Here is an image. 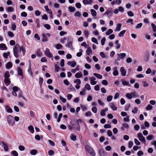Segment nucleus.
Listing matches in <instances>:
<instances>
[{"label": "nucleus", "instance_id": "obj_1", "mask_svg": "<svg viewBox=\"0 0 156 156\" xmlns=\"http://www.w3.org/2000/svg\"><path fill=\"white\" fill-rule=\"evenodd\" d=\"M70 125H69L68 128L69 130H72L75 129L77 131H79L80 130V125L76 122L75 119H73L70 122Z\"/></svg>", "mask_w": 156, "mask_h": 156}, {"label": "nucleus", "instance_id": "obj_2", "mask_svg": "<svg viewBox=\"0 0 156 156\" xmlns=\"http://www.w3.org/2000/svg\"><path fill=\"white\" fill-rule=\"evenodd\" d=\"M23 46H20L19 44H16L13 48V54L15 57L18 58L19 57L18 53H20L21 51V48H23Z\"/></svg>", "mask_w": 156, "mask_h": 156}, {"label": "nucleus", "instance_id": "obj_3", "mask_svg": "<svg viewBox=\"0 0 156 156\" xmlns=\"http://www.w3.org/2000/svg\"><path fill=\"white\" fill-rule=\"evenodd\" d=\"M85 149L88 153L91 156H95L96 155V152L94 149L88 145L85 146Z\"/></svg>", "mask_w": 156, "mask_h": 156}, {"label": "nucleus", "instance_id": "obj_4", "mask_svg": "<svg viewBox=\"0 0 156 156\" xmlns=\"http://www.w3.org/2000/svg\"><path fill=\"white\" fill-rule=\"evenodd\" d=\"M7 121L9 126H12L15 123V121L13 116L11 115H9L7 116Z\"/></svg>", "mask_w": 156, "mask_h": 156}, {"label": "nucleus", "instance_id": "obj_5", "mask_svg": "<svg viewBox=\"0 0 156 156\" xmlns=\"http://www.w3.org/2000/svg\"><path fill=\"white\" fill-rule=\"evenodd\" d=\"M73 41L71 40V38L70 39L68 38L67 40V43L66 44V46L67 48H69L71 49H73L72 46Z\"/></svg>", "mask_w": 156, "mask_h": 156}, {"label": "nucleus", "instance_id": "obj_6", "mask_svg": "<svg viewBox=\"0 0 156 156\" xmlns=\"http://www.w3.org/2000/svg\"><path fill=\"white\" fill-rule=\"evenodd\" d=\"M44 53L47 57L49 58H51L53 57L52 54L50 52V50L48 48H46L45 50Z\"/></svg>", "mask_w": 156, "mask_h": 156}, {"label": "nucleus", "instance_id": "obj_7", "mask_svg": "<svg viewBox=\"0 0 156 156\" xmlns=\"http://www.w3.org/2000/svg\"><path fill=\"white\" fill-rule=\"evenodd\" d=\"M139 140L142 143H145L146 142L145 138L141 133H139L137 134Z\"/></svg>", "mask_w": 156, "mask_h": 156}, {"label": "nucleus", "instance_id": "obj_8", "mask_svg": "<svg viewBox=\"0 0 156 156\" xmlns=\"http://www.w3.org/2000/svg\"><path fill=\"white\" fill-rule=\"evenodd\" d=\"M98 153L100 156H107L108 153L105 151L103 149H100L98 151Z\"/></svg>", "mask_w": 156, "mask_h": 156}, {"label": "nucleus", "instance_id": "obj_9", "mask_svg": "<svg viewBox=\"0 0 156 156\" xmlns=\"http://www.w3.org/2000/svg\"><path fill=\"white\" fill-rule=\"evenodd\" d=\"M112 12L111 8L108 9L104 13V15H108L109 18L112 16Z\"/></svg>", "mask_w": 156, "mask_h": 156}, {"label": "nucleus", "instance_id": "obj_10", "mask_svg": "<svg viewBox=\"0 0 156 156\" xmlns=\"http://www.w3.org/2000/svg\"><path fill=\"white\" fill-rule=\"evenodd\" d=\"M89 80H90V83L92 85H95L97 82L95 81L96 78L94 77H90L89 78Z\"/></svg>", "mask_w": 156, "mask_h": 156}, {"label": "nucleus", "instance_id": "obj_11", "mask_svg": "<svg viewBox=\"0 0 156 156\" xmlns=\"http://www.w3.org/2000/svg\"><path fill=\"white\" fill-rule=\"evenodd\" d=\"M17 71L18 75L20 76L23 77V76L22 69L20 67L17 68Z\"/></svg>", "mask_w": 156, "mask_h": 156}, {"label": "nucleus", "instance_id": "obj_12", "mask_svg": "<svg viewBox=\"0 0 156 156\" xmlns=\"http://www.w3.org/2000/svg\"><path fill=\"white\" fill-rule=\"evenodd\" d=\"M5 110L8 113H12V108L9 105H6L4 107Z\"/></svg>", "mask_w": 156, "mask_h": 156}, {"label": "nucleus", "instance_id": "obj_13", "mask_svg": "<svg viewBox=\"0 0 156 156\" xmlns=\"http://www.w3.org/2000/svg\"><path fill=\"white\" fill-rule=\"evenodd\" d=\"M2 144L4 148V151H9V148L7 145L4 142L2 141L1 144Z\"/></svg>", "mask_w": 156, "mask_h": 156}, {"label": "nucleus", "instance_id": "obj_14", "mask_svg": "<svg viewBox=\"0 0 156 156\" xmlns=\"http://www.w3.org/2000/svg\"><path fill=\"white\" fill-rule=\"evenodd\" d=\"M67 64L68 65L71 66V67H74L76 66V63L75 62L73 61L68 62Z\"/></svg>", "mask_w": 156, "mask_h": 156}, {"label": "nucleus", "instance_id": "obj_15", "mask_svg": "<svg viewBox=\"0 0 156 156\" xmlns=\"http://www.w3.org/2000/svg\"><path fill=\"white\" fill-rule=\"evenodd\" d=\"M120 70L122 76H125L126 75V71L123 67H122L120 68Z\"/></svg>", "mask_w": 156, "mask_h": 156}, {"label": "nucleus", "instance_id": "obj_16", "mask_svg": "<svg viewBox=\"0 0 156 156\" xmlns=\"http://www.w3.org/2000/svg\"><path fill=\"white\" fill-rule=\"evenodd\" d=\"M42 39L41 41L43 42H46L48 41V39L47 37H46L45 35L44 34H43L41 35Z\"/></svg>", "mask_w": 156, "mask_h": 156}, {"label": "nucleus", "instance_id": "obj_17", "mask_svg": "<svg viewBox=\"0 0 156 156\" xmlns=\"http://www.w3.org/2000/svg\"><path fill=\"white\" fill-rule=\"evenodd\" d=\"M122 25L121 23H118L116 25V27L115 30L116 31H119L120 30Z\"/></svg>", "mask_w": 156, "mask_h": 156}, {"label": "nucleus", "instance_id": "obj_18", "mask_svg": "<svg viewBox=\"0 0 156 156\" xmlns=\"http://www.w3.org/2000/svg\"><path fill=\"white\" fill-rule=\"evenodd\" d=\"M109 105L110 108L113 110L116 111L117 110V107L113 103H110Z\"/></svg>", "mask_w": 156, "mask_h": 156}, {"label": "nucleus", "instance_id": "obj_19", "mask_svg": "<svg viewBox=\"0 0 156 156\" xmlns=\"http://www.w3.org/2000/svg\"><path fill=\"white\" fill-rule=\"evenodd\" d=\"M27 72L29 74V75H30L31 76H33V73L32 72L31 67V65L30 64L29 65L28 68L27 69Z\"/></svg>", "mask_w": 156, "mask_h": 156}, {"label": "nucleus", "instance_id": "obj_20", "mask_svg": "<svg viewBox=\"0 0 156 156\" xmlns=\"http://www.w3.org/2000/svg\"><path fill=\"white\" fill-rule=\"evenodd\" d=\"M7 47L6 45L3 43H2L0 44V49L1 50H6Z\"/></svg>", "mask_w": 156, "mask_h": 156}, {"label": "nucleus", "instance_id": "obj_21", "mask_svg": "<svg viewBox=\"0 0 156 156\" xmlns=\"http://www.w3.org/2000/svg\"><path fill=\"white\" fill-rule=\"evenodd\" d=\"M4 82L5 85L7 86L10 85L11 83V81L9 79L4 78Z\"/></svg>", "mask_w": 156, "mask_h": 156}, {"label": "nucleus", "instance_id": "obj_22", "mask_svg": "<svg viewBox=\"0 0 156 156\" xmlns=\"http://www.w3.org/2000/svg\"><path fill=\"white\" fill-rule=\"evenodd\" d=\"M92 2V0H83V2L85 5L91 4Z\"/></svg>", "mask_w": 156, "mask_h": 156}, {"label": "nucleus", "instance_id": "obj_23", "mask_svg": "<svg viewBox=\"0 0 156 156\" xmlns=\"http://www.w3.org/2000/svg\"><path fill=\"white\" fill-rule=\"evenodd\" d=\"M117 68L116 67H115L114 68V71L113 72V74L114 76H117L119 74V72L118 70H117Z\"/></svg>", "mask_w": 156, "mask_h": 156}, {"label": "nucleus", "instance_id": "obj_24", "mask_svg": "<svg viewBox=\"0 0 156 156\" xmlns=\"http://www.w3.org/2000/svg\"><path fill=\"white\" fill-rule=\"evenodd\" d=\"M12 66V64L11 62H8L6 65V67L7 69L11 68Z\"/></svg>", "mask_w": 156, "mask_h": 156}, {"label": "nucleus", "instance_id": "obj_25", "mask_svg": "<svg viewBox=\"0 0 156 156\" xmlns=\"http://www.w3.org/2000/svg\"><path fill=\"white\" fill-rule=\"evenodd\" d=\"M82 74L81 72H78L75 74V76L76 78H80L82 76Z\"/></svg>", "mask_w": 156, "mask_h": 156}, {"label": "nucleus", "instance_id": "obj_26", "mask_svg": "<svg viewBox=\"0 0 156 156\" xmlns=\"http://www.w3.org/2000/svg\"><path fill=\"white\" fill-rule=\"evenodd\" d=\"M4 78L9 79V77L10 76L9 73L8 71H6L3 74Z\"/></svg>", "mask_w": 156, "mask_h": 156}, {"label": "nucleus", "instance_id": "obj_27", "mask_svg": "<svg viewBox=\"0 0 156 156\" xmlns=\"http://www.w3.org/2000/svg\"><path fill=\"white\" fill-rule=\"evenodd\" d=\"M16 28L15 23L14 22L12 23V26L11 29L12 31H14L16 30Z\"/></svg>", "mask_w": 156, "mask_h": 156}, {"label": "nucleus", "instance_id": "obj_28", "mask_svg": "<svg viewBox=\"0 0 156 156\" xmlns=\"http://www.w3.org/2000/svg\"><path fill=\"white\" fill-rule=\"evenodd\" d=\"M45 9L46 11L49 13L50 14H52V12L50 9H48V5H46L44 6Z\"/></svg>", "mask_w": 156, "mask_h": 156}, {"label": "nucleus", "instance_id": "obj_29", "mask_svg": "<svg viewBox=\"0 0 156 156\" xmlns=\"http://www.w3.org/2000/svg\"><path fill=\"white\" fill-rule=\"evenodd\" d=\"M28 129L31 133H33L34 132V128L32 126H30L28 127Z\"/></svg>", "mask_w": 156, "mask_h": 156}, {"label": "nucleus", "instance_id": "obj_30", "mask_svg": "<svg viewBox=\"0 0 156 156\" xmlns=\"http://www.w3.org/2000/svg\"><path fill=\"white\" fill-rule=\"evenodd\" d=\"M10 54V52L9 51H7L6 53H4L3 54V56L5 58H7L8 57V56Z\"/></svg>", "mask_w": 156, "mask_h": 156}, {"label": "nucleus", "instance_id": "obj_31", "mask_svg": "<svg viewBox=\"0 0 156 156\" xmlns=\"http://www.w3.org/2000/svg\"><path fill=\"white\" fill-rule=\"evenodd\" d=\"M70 138L73 141H75L76 140V136L73 135L72 133L71 134Z\"/></svg>", "mask_w": 156, "mask_h": 156}, {"label": "nucleus", "instance_id": "obj_32", "mask_svg": "<svg viewBox=\"0 0 156 156\" xmlns=\"http://www.w3.org/2000/svg\"><path fill=\"white\" fill-rule=\"evenodd\" d=\"M131 94H132L133 97V98H138L139 97V95L137 94L136 91H134L132 92H131Z\"/></svg>", "mask_w": 156, "mask_h": 156}, {"label": "nucleus", "instance_id": "obj_33", "mask_svg": "<svg viewBox=\"0 0 156 156\" xmlns=\"http://www.w3.org/2000/svg\"><path fill=\"white\" fill-rule=\"evenodd\" d=\"M118 56H120L121 59H123L126 56V54L125 53H121L120 54L118 53Z\"/></svg>", "mask_w": 156, "mask_h": 156}, {"label": "nucleus", "instance_id": "obj_34", "mask_svg": "<svg viewBox=\"0 0 156 156\" xmlns=\"http://www.w3.org/2000/svg\"><path fill=\"white\" fill-rule=\"evenodd\" d=\"M80 52L77 53L76 56L78 57H80L82 54V52L83 51V49H80L79 50Z\"/></svg>", "mask_w": 156, "mask_h": 156}, {"label": "nucleus", "instance_id": "obj_35", "mask_svg": "<svg viewBox=\"0 0 156 156\" xmlns=\"http://www.w3.org/2000/svg\"><path fill=\"white\" fill-rule=\"evenodd\" d=\"M126 32V30H123L121 31L119 34L118 36L119 37H123L124 36V34Z\"/></svg>", "mask_w": 156, "mask_h": 156}, {"label": "nucleus", "instance_id": "obj_36", "mask_svg": "<svg viewBox=\"0 0 156 156\" xmlns=\"http://www.w3.org/2000/svg\"><path fill=\"white\" fill-rule=\"evenodd\" d=\"M94 75L99 79H101L102 78V76L100 74L94 73Z\"/></svg>", "mask_w": 156, "mask_h": 156}, {"label": "nucleus", "instance_id": "obj_37", "mask_svg": "<svg viewBox=\"0 0 156 156\" xmlns=\"http://www.w3.org/2000/svg\"><path fill=\"white\" fill-rule=\"evenodd\" d=\"M90 12L92 16H96L97 15V12L94 9H91Z\"/></svg>", "mask_w": 156, "mask_h": 156}, {"label": "nucleus", "instance_id": "obj_38", "mask_svg": "<svg viewBox=\"0 0 156 156\" xmlns=\"http://www.w3.org/2000/svg\"><path fill=\"white\" fill-rule=\"evenodd\" d=\"M154 139V136L152 134L150 135L147 137V139L148 140H150Z\"/></svg>", "mask_w": 156, "mask_h": 156}, {"label": "nucleus", "instance_id": "obj_39", "mask_svg": "<svg viewBox=\"0 0 156 156\" xmlns=\"http://www.w3.org/2000/svg\"><path fill=\"white\" fill-rule=\"evenodd\" d=\"M55 46L57 49H61L63 47L62 45L59 44H57Z\"/></svg>", "mask_w": 156, "mask_h": 156}, {"label": "nucleus", "instance_id": "obj_40", "mask_svg": "<svg viewBox=\"0 0 156 156\" xmlns=\"http://www.w3.org/2000/svg\"><path fill=\"white\" fill-rule=\"evenodd\" d=\"M69 11L70 12H73L75 11V8L74 7L70 6L68 8Z\"/></svg>", "mask_w": 156, "mask_h": 156}, {"label": "nucleus", "instance_id": "obj_41", "mask_svg": "<svg viewBox=\"0 0 156 156\" xmlns=\"http://www.w3.org/2000/svg\"><path fill=\"white\" fill-rule=\"evenodd\" d=\"M7 11L8 12H13L14 11V8L12 7H9L7 9Z\"/></svg>", "mask_w": 156, "mask_h": 156}, {"label": "nucleus", "instance_id": "obj_42", "mask_svg": "<svg viewBox=\"0 0 156 156\" xmlns=\"http://www.w3.org/2000/svg\"><path fill=\"white\" fill-rule=\"evenodd\" d=\"M126 96L127 98L129 99H132L133 96L132 94L129 93H127L126 95Z\"/></svg>", "mask_w": 156, "mask_h": 156}, {"label": "nucleus", "instance_id": "obj_43", "mask_svg": "<svg viewBox=\"0 0 156 156\" xmlns=\"http://www.w3.org/2000/svg\"><path fill=\"white\" fill-rule=\"evenodd\" d=\"M74 83H76V84L80 85L81 83V81L79 79H77L74 80Z\"/></svg>", "mask_w": 156, "mask_h": 156}, {"label": "nucleus", "instance_id": "obj_44", "mask_svg": "<svg viewBox=\"0 0 156 156\" xmlns=\"http://www.w3.org/2000/svg\"><path fill=\"white\" fill-rule=\"evenodd\" d=\"M84 87L85 88L88 90H90L91 89L90 86L88 84H85Z\"/></svg>", "mask_w": 156, "mask_h": 156}, {"label": "nucleus", "instance_id": "obj_45", "mask_svg": "<svg viewBox=\"0 0 156 156\" xmlns=\"http://www.w3.org/2000/svg\"><path fill=\"white\" fill-rule=\"evenodd\" d=\"M59 98L60 100L63 103H65L66 102V99L62 97L61 95L59 96Z\"/></svg>", "mask_w": 156, "mask_h": 156}, {"label": "nucleus", "instance_id": "obj_46", "mask_svg": "<svg viewBox=\"0 0 156 156\" xmlns=\"http://www.w3.org/2000/svg\"><path fill=\"white\" fill-rule=\"evenodd\" d=\"M151 26L152 28L153 31L154 32H156V26L153 23H151Z\"/></svg>", "mask_w": 156, "mask_h": 156}, {"label": "nucleus", "instance_id": "obj_47", "mask_svg": "<svg viewBox=\"0 0 156 156\" xmlns=\"http://www.w3.org/2000/svg\"><path fill=\"white\" fill-rule=\"evenodd\" d=\"M143 85L144 87H147L149 86V84L145 81H143L142 82Z\"/></svg>", "mask_w": 156, "mask_h": 156}, {"label": "nucleus", "instance_id": "obj_48", "mask_svg": "<svg viewBox=\"0 0 156 156\" xmlns=\"http://www.w3.org/2000/svg\"><path fill=\"white\" fill-rule=\"evenodd\" d=\"M11 153L13 156H18V154L16 151H13L11 152Z\"/></svg>", "mask_w": 156, "mask_h": 156}, {"label": "nucleus", "instance_id": "obj_49", "mask_svg": "<svg viewBox=\"0 0 156 156\" xmlns=\"http://www.w3.org/2000/svg\"><path fill=\"white\" fill-rule=\"evenodd\" d=\"M8 35L9 37H13L14 36L13 33L10 31H9L8 32Z\"/></svg>", "mask_w": 156, "mask_h": 156}, {"label": "nucleus", "instance_id": "obj_50", "mask_svg": "<svg viewBox=\"0 0 156 156\" xmlns=\"http://www.w3.org/2000/svg\"><path fill=\"white\" fill-rule=\"evenodd\" d=\"M91 52H92V51L91 48L90 47L88 48L86 50L87 54L88 55H89L90 53Z\"/></svg>", "mask_w": 156, "mask_h": 156}, {"label": "nucleus", "instance_id": "obj_51", "mask_svg": "<svg viewBox=\"0 0 156 156\" xmlns=\"http://www.w3.org/2000/svg\"><path fill=\"white\" fill-rule=\"evenodd\" d=\"M37 153V151L35 149L31 151L30 152V154L32 155H35Z\"/></svg>", "mask_w": 156, "mask_h": 156}, {"label": "nucleus", "instance_id": "obj_52", "mask_svg": "<svg viewBox=\"0 0 156 156\" xmlns=\"http://www.w3.org/2000/svg\"><path fill=\"white\" fill-rule=\"evenodd\" d=\"M91 41L93 42L94 43L96 44H98V41L97 39L94 37H93L92 38Z\"/></svg>", "mask_w": 156, "mask_h": 156}, {"label": "nucleus", "instance_id": "obj_53", "mask_svg": "<svg viewBox=\"0 0 156 156\" xmlns=\"http://www.w3.org/2000/svg\"><path fill=\"white\" fill-rule=\"evenodd\" d=\"M113 98V97L112 95H109L108 96L107 98V100L108 102H110L111 101Z\"/></svg>", "mask_w": 156, "mask_h": 156}, {"label": "nucleus", "instance_id": "obj_54", "mask_svg": "<svg viewBox=\"0 0 156 156\" xmlns=\"http://www.w3.org/2000/svg\"><path fill=\"white\" fill-rule=\"evenodd\" d=\"M55 71L56 72H58V71L59 69H61L60 68L57 64L55 65Z\"/></svg>", "mask_w": 156, "mask_h": 156}, {"label": "nucleus", "instance_id": "obj_55", "mask_svg": "<svg viewBox=\"0 0 156 156\" xmlns=\"http://www.w3.org/2000/svg\"><path fill=\"white\" fill-rule=\"evenodd\" d=\"M142 26V24L141 23H138L135 27V28L138 29L141 28Z\"/></svg>", "mask_w": 156, "mask_h": 156}, {"label": "nucleus", "instance_id": "obj_56", "mask_svg": "<svg viewBox=\"0 0 156 156\" xmlns=\"http://www.w3.org/2000/svg\"><path fill=\"white\" fill-rule=\"evenodd\" d=\"M153 108V107L151 105L149 104L146 107V109L147 110H151Z\"/></svg>", "mask_w": 156, "mask_h": 156}, {"label": "nucleus", "instance_id": "obj_57", "mask_svg": "<svg viewBox=\"0 0 156 156\" xmlns=\"http://www.w3.org/2000/svg\"><path fill=\"white\" fill-rule=\"evenodd\" d=\"M113 30L112 29H109L106 32V34L107 35H108L113 32Z\"/></svg>", "mask_w": 156, "mask_h": 156}, {"label": "nucleus", "instance_id": "obj_58", "mask_svg": "<svg viewBox=\"0 0 156 156\" xmlns=\"http://www.w3.org/2000/svg\"><path fill=\"white\" fill-rule=\"evenodd\" d=\"M36 23L37 24V28H39L40 27L39 23L40 21L38 19H37L35 21Z\"/></svg>", "mask_w": 156, "mask_h": 156}, {"label": "nucleus", "instance_id": "obj_59", "mask_svg": "<svg viewBox=\"0 0 156 156\" xmlns=\"http://www.w3.org/2000/svg\"><path fill=\"white\" fill-rule=\"evenodd\" d=\"M92 112L95 113H97V108L96 107L94 106L92 108Z\"/></svg>", "mask_w": 156, "mask_h": 156}, {"label": "nucleus", "instance_id": "obj_60", "mask_svg": "<svg viewBox=\"0 0 156 156\" xmlns=\"http://www.w3.org/2000/svg\"><path fill=\"white\" fill-rule=\"evenodd\" d=\"M81 15L80 12L78 11H77L74 14L75 17L77 16L78 17H80Z\"/></svg>", "mask_w": 156, "mask_h": 156}, {"label": "nucleus", "instance_id": "obj_61", "mask_svg": "<svg viewBox=\"0 0 156 156\" xmlns=\"http://www.w3.org/2000/svg\"><path fill=\"white\" fill-rule=\"evenodd\" d=\"M27 14L25 12H23L21 13V16L22 17H26L27 16Z\"/></svg>", "mask_w": 156, "mask_h": 156}, {"label": "nucleus", "instance_id": "obj_62", "mask_svg": "<svg viewBox=\"0 0 156 156\" xmlns=\"http://www.w3.org/2000/svg\"><path fill=\"white\" fill-rule=\"evenodd\" d=\"M130 107V104H126L125 106V110L127 111L128 110L129 108Z\"/></svg>", "mask_w": 156, "mask_h": 156}, {"label": "nucleus", "instance_id": "obj_63", "mask_svg": "<svg viewBox=\"0 0 156 156\" xmlns=\"http://www.w3.org/2000/svg\"><path fill=\"white\" fill-rule=\"evenodd\" d=\"M62 116V113H60L59 114L58 117L57 119V121L58 122H59L61 120V118Z\"/></svg>", "mask_w": 156, "mask_h": 156}, {"label": "nucleus", "instance_id": "obj_64", "mask_svg": "<svg viewBox=\"0 0 156 156\" xmlns=\"http://www.w3.org/2000/svg\"><path fill=\"white\" fill-rule=\"evenodd\" d=\"M107 135L109 137H111L112 136V132L110 130H108L107 131Z\"/></svg>", "mask_w": 156, "mask_h": 156}]
</instances>
